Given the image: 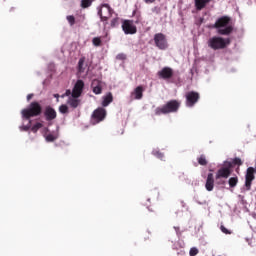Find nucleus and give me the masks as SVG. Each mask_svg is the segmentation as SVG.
Masks as SVG:
<instances>
[{
  "mask_svg": "<svg viewBox=\"0 0 256 256\" xmlns=\"http://www.w3.org/2000/svg\"><path fill=\"white\" fill-rule=\"evenodd\" d=\"M45 138L47 142H55L58 139V134H47Z\"/></svg>",
  "mask_w": 256,
  "mask_h": 256,
  "instance_id": "393cba45",
  "label": "nucleus"
},
{
  "mask_svg": "<svg viewBox=\"0 0 256 256\" xmlns=\"http://www.w3.org/2000/svg\"><path fill=\"white\" fill-rule=\"evenodd\" d=\"M255 168L249 167L246 169V174H245V188L246 191H251L252 189V183L255 180Z\"/></svg>",
  "mask_w": 256,
  "mask_h": 256,
  "instance_id": "6e6552de",
  "label": "nucleus"
},
{
  "mask_svg": "<svg viewBox=\"0 0 256 256\" xmlns=\"http://www.w3.org/2000/svg\"><path fill=\"white\" fill-rule=\"evenodd\" d=\"M59 113L61 114H68L69 113V107L67 104H61L59 106Z\"/></svg>",
  "mask_w": 256,
  "mask_h": 256,
  "instance_id": "b1692460",
  "label": "nucleus"
},
{
  "mask_svg": "<svg viewBox=\"0 0 256 256\" xmlns=\"http://www.w3.org/2000/svg\"><path fill=\"white\" fill-rule=\"evenodd\" d=\"M233 165L242 166L243 162H242L241 158H234Z\"/></svg>",
  "mask_w": 256,
  "mask_h": 256,
  "instance_id": "473e14b6",
  "label": "nucleus"
},
{
  "mask_svg": "<svg viewBox=\"0 0 256 256\" xmlns=\"http://www.w3.org/2000/svg\"><path fill=\"white\" fill-rule=\"evenodd\" d=\"M67 104L73 109H76L80 105V100L78 98L69 97V99H67Z\"/></svg>",
  "mask_w": 256,
  "mask_h": 256,
  "instance_id": "6ab92c4d",
  "label": "nucleus"
},
{
  "mask_svg": "<svg viewBox=\"0 0 256 256\" xmlns=\"http://www.w3.org/2000/svg\"><path fill=\"white\" fill-rule=\"evenodd\" d=\"M232 167L233 166L231 162L225 161L224 165H222V167L219 168L218 171H216L215 179H219V178L228 179L231 176Z\"/></svg>",
  "mask_w": 256,
  "mask_h": 256,
  "instance_id": "39448f33",
  "label": "nucleus"
},
{
  "mask_svg": "<svg viewBox=\"0 0 256 256\" xmlns=\"http://www.w3.org/2000/svg\"><path fill=\"white\" fill-rule=\"evenodd\" d=\"M92 42H93V45L95 47H100L101 46V39H100V37L93 38Z\"/></svg>",
  "mask_w": 256,
  "mask_h": 256,
  "instance_id": "bb28decb",
  "label": "nucleus"
},
{
  "mask_svg": "<svg viewBox=\"0 0 256 256\" xmlns=\"http://www.w3.org/2000/svg\"><path fill=\"white\" fill-rule=\"evenodd\" d=\"M43 115L47 122H51L57 118V112L51 106L44 108Z\"/></svg>",
  "mask_w": 256,
  "mask_h": 256,
  "instance_id": "ddd939ff",
  "label": "nucleus"
},
{
  "mask_svg": "<svg viewBox=\"0 0 256 256\" xmlns=\"http://www.w3.org/2000/svg\"><path fill=\"white\" fill-rule=\"evenodd\" d=\"M93 1H94V0H82V1H81V7H82V9H88L89 7H91Z\"/></svg>",
  "mask_w": 256,
  "mask_h": 256,
  "instance_id": "4be33fe9",
  "label": "nucleus"
},
{
  "mask_svg": "<svg viewBox=\"0 0 256 256\" xmlns=\"http://www.w3.org/2000/svg\"><path fill=\"white\" fill-rule=\"evenodd\" d=\"M174 230H176L178 232L180 230V228L174 227Z\"/></svg>",
  "mask_w": 256,
  "mask_h": 256,
  "instance_id": "58836bf2",
  "label": "nucleus"
},
{
  "mask_svg": "<svg viewBox=\"0 0 256 256\" xmlns=\"http://www.w3.org/2000/svg\"><path fill=\"white\" fill-rule=\"evenodd\" d=\"M54 97L57 98V101H59V94H54Z\"/></svg>",
  "mask_w": 256,
  "mask_h": 256,
  "instance_id": "4c0bfd02",
  "label": "nucleus"
},
{
  "mask_svg": "<svg viewBox=\"0 0 256 256\" xmlns=\"http://www.w3.org/2000/svg\"><path fill=\"white\" fill-rule=\"evenodd\" d=\"M86 62V58L82 57L81 59H79L78 61V71L79 73H83L85 71V68L83 67L85 65Z\"/></svg>",
  "mask_w": 256,
  "mask_h": 256,
  "instance_id": "aec40b11",
  "label": "nucleus"
},
{
  "mask_svg": "<svg viewBox=\"0 0 256 256\" xmlns=\"http://www.w3.org/2000/svg\"><path fill=\"white\" fill-rule=\"evenodd\" d=\"M122 29L126 35H134L137 32L133 20H123Z\"/></svg>",
  "mask_w": 256,
  "mask_h": 256,
  "instance_id": "9d476101",
  "label": "nucleus"
},
{
  "mask_svg": "<svg viewBox=\"0 0 256 256\" xmlns=\"http://www.w3.org/2000/svg\"><path fill=\"white\" fill-rule=\"evenodd\" d=\"M143 92H145V88H143L142 85L137 86L136 89H134V92L131 93V96H134L135 100H141L143 97Z\"/></svg>",
  "mask_w": 256,
  "mask_h": 256,
  "instance_id": "dca6fc26",
  "label": "nucleus"
},
{
  "mask_svg": "<svg viewBox=\"0 0 256 256\" xmlns=\"http://www.w3.org/2000/svg\"><path fill=\"white\" fill-rule=\"evenodd\" d=\"M255 172H256V168H255Z\"/></svg>",
  "mask_w": 256,
  "mask_h": 256,
  "instance_id": "79ce46f5",
  "label": "nucleus"
},
{
  "mask_svg": "<svg viewBox=\"0 0 256 256\" xmlns=\"http://www.w3.org/2000/svg\"><path fill=\"white\" fill-rule=\"evenodd\" d=\"M238 184V178L237 177H231L230 179H228V185L231 188H235Z\"/></svg>",
  "mask_w": 256,
  "mask_h": 256,
  "instance_id": "5701e85b",
  "label": "nucleus"
},
{
  "mask_svg": "<svg viewBox=\"0 0 256 256\" xmlns=\"http://www.w3.org/2000/svg\"><path fill=\"white\" fill-rule=\"evenodd\" d=\"M64 96H67V97H70V98H73V91L71 92V90L70 89H67L66 90V92H65V94H64Z\"/></svg>",
  "mask_w": 256,
  "mask_h": 256,
  "instance_id": "f704fd0d",
  "label": "nucleus"
},
{
  "mask_svg": "<svg viewBox=\"0 0 256 256\" xmlns=\"http://www.w3.org/2000/svg\"><path fill=\"white\" fill-rule=\"evenodd\" d=\"M40 128H43V124L36 123L34 126L31 127V132L32 133H38Z\"/></svg>",
  "mask_w": 256,
  "mask_h": 256,
  "instance_id": "a878e982",
  "label": "nucleus"
},
{
  "mask_svg": "<svg viewBox=\"0 0 256 256\" xmlns=\"http://www.w3.org/2000/svg\"><path fill=\"white\" fill-rule=\"evenodd\" d=\"M197 162L200 166H207L208 164L207 158L204 154L197 158Z\"/></svg>",
  "mask_w": 256,
  "mask_h": 256,
  "instance_id": "412c9836",
  "label": "nucleus"
},
{
  "mask_svg": "<svg viewBox=\"0 0 256 256\" xmlns=\"http://www.w3.org/2000/svg\"><path fill=\"white\" fill-rule=\"evenodd\" d=\"M43 113V107L39 102H31L27 109L22 110V117L26 120L31 119L32 117H39Z\"/></svg>",
  "mask_w": 256,
  "mask_h": 256,
  "instance_id": "7ed1b4c3",
  "label": "nucleus"
},
{
  "mask_svg": "<svg viewBox=\"0 0 256 256\" xmlns=\"http://www.w3.org/2000/svg\"><path fill=\"white\" fill-rule=\"evenodd\" d=\"M30 128H31V126L24 125V126L20 127V130H22L24 132H28Z\"/></svg>",
  "mask_w": 256,
  "mask_h": 256,
  "instance_id": "c9c22d12",
  "label": "nucleus"
},
{
  "mask_svg": "<svg viewBox=\"0 0 256 256\" xmlns=\"http://www.w3.org/2000/svg\"><path fill=\"white\" fill-rule=\"evenodd\" d=\"M106 115V109L103 107L95 109L93 114H91V123H93V125H97L98 123L103 122L106 118Z\"/></svg>",
  "mask_w": 256,
  "mask_h": 256,
  "instance_id": "423d86ee",
  "label": "nucleus"
},
{
  "mask_svg": "<svg viewBox=\"0 0 256 256\" xmlns=\"http://www.w3.org/2000/svg\"><path fill=\"white\" fill-rule=\"evenodd\" d=\"M199 254V249L198 248H191L189 251V256H197Z\"/></svg>",
  "mask_w": 256,
  "mask_h": 256,
  "instance_id": "c85d7f7f",
  "label": "nucleus"
},
{
  "mask_svg": "<svg viewBox=\"0 0 256 256\" xmlns=\"http://www.w3.org/2000/svg\"><path fill=\"white\" fill-rule=\"evenodd\" d=\"M205 187H206L207 191H213V189H214V176H213V174L209 173L207 175V180H206Z\"/></svg>",
  "mask_w": 256,
  "mask_h": 256,
  "instance_id": "f3484780",
  "label": "nucleus"
},
{
  "mask_svg": "<svg viewBox=\"0 0 256 256\" xmlns=\"http://www.w3.org/2000/svg\"><path fill=\"white\" fill-rule=\"evenodd\" d=\"M216 181V185L218 186H224L226 184V181L224 180V178H215Z\"/></svg>",
  "mask_w": 256,
  "mask_h": 256,
  "instance_id": "cd10ccee",
  "label": "nucleus"
},
{
  "mask_svg": "<svg viewBox=\"0 0 256 256\" xmlns=\"http://www.w3.org/2000/svg\"><path fill=\"white\" fill-rule=\"evenodd\" d=\"M230 22L231 18L229 16H222L216 20L213 29H218L220 35L229 36L234 31V27L229 25Z\"/></svg>",
  "mask_w": 256,
  "mask_h": 256,
  "instance_id": "f257e3e1",
  "label": "nucleus"
},
{
  "mask_svg": "<svg viewBox=\"0 0 256 256\" xmlns=\"http://www.w3.org/2000/svg\"><path fill=\"white\" fill-rule=\"evenodd\" d=\"M158 77L164 80H169L173 77V70L170 67H164L158 72Z\"/></svg>",
  "mask_w": 256,
  "mask_h": 256,
  "instance_id": "2eb2a0df",
  "label": "nucleus"
},
{
  "mask_svg": "<svg viewBox=\"0 0 256 256\" xmlns=\"http://www.w3.org/2000/svg\"><path fill=\"white\" fill-rule=\"evenodd\" d=\"M220 230H221V232L224 233L225 235H231V234H232V232H231L228 228H225L224 225H221Z\"/></svg>",
  "mask_w": 256,
  "mask_h": 256,
  "instance_id": "c756f323",
  "label": "nucleus"
},
{
  "mask_svg": "<svg viewBox=\"0 0 256 256\" xmlns=\"http://www.w3.org/2000/svg\"><path fill=\"white\" fill-rule=\"evenodd\" d=\"M113 10L109 4L101 5L97 14L100 16L102 22H107L112 17Z\"/></svg>",
  "mask_w": 256,
  "mask_h": 256,
  "instance_id": "0eeeda50",
  "label": "nucleus"
},
{
  "mask_svg": "<svg viewBox=\"0 0 256 256\" xmlns=\"http://www.w3.org/2000/svg\"><path fill=\"white\" fill-rule=\"evenodd\" d=\"M117 25H118V18H114V19L111 21V27H112V28H115Z\"/></svg>",
  "mask_w": 256,
  "mask_h": 256,
  "instance_id": "72a5a7b5",
  "label": "nucleus"
},
{
  "mask_svg": "<svg viewBox=\"0 0 256 256\" xmlns=\"http://www.w3.org/2000/svg\"><path fill=\"white\" fill-rule=\"evenodd\" d=\"M66 19H67V22H69L71 26H74V24H75V17L73 15L67 16Z\"/></svg>",
  "mask_w": 256,
  "mask_h": 256,
  "instance_id": "7c9ffc66",
  "label": "nucleus"
},
{
  "mask_svg": "<svg viewBox=\"0 0 256 256\" xmlns=\"http://www.w3.org/2000/svg\"><path fill=\"white\" fill-rule=\"evenodd\" d=\"M200 99V94L195 91H190L186 94V107H194Z\"/></svg>",
  "mask_w": 256,
  "mask_h": 256,
  "instance_id": "9b49d317",
  "label": "nucleus"
},
{
  "mask_svg": "<svg viewBox=\"0 0 256 256\" xmlns=\"http://www.w3.org/2000/svg\"><path fill=\"white\" fill-rule=\"evenodd\" d=\"M91 89L95 95H100L103 93V82H101V80L94 79L91 81Z\"/></svg>",
  "mask_w": 256,
  "mask_h": 256,
  "instance_id": "4468645a",
  "label": "nucleus"
},
{
  "mask_svg": "<svg viewBox=\"0 0 256 256\" xmlns=\"http://www.w3.org/2000/svg\"><path fill=\"white\" fill-rule=\"evenodd\" d=\"M64 97H67V95H64V94H63V95H61V98H64Z\"/></svg>",
  "mask_w": 256,
  "mask_h": 256,
  "instance_id": "a19ab883",
  "label": "nucleus"
},
{
  "mask_svg": "<svg viewBox=\"0 0 256 256\" xmlns=\"http://www.w3.org/2000/svg\"><path fill=\"white\" fill-rule=\"evenodd\" d=\"M84 88H85V82H83V80H77L75 86H73V89H72V97L73 98L81 97Z\"/></svg>",
  "mask_w": 256,
  "mask_h": 256,
  "instance_id": "f8f14e48",
  "label": "nucleus"
},
{
  "mask_svg": "<svg viewBox=\"0 0 256 256\" xmlns=\"http://www.w3.org/2000/svg\"><path fill=\"white\" fill-rule=\"evenodd\" d=\"M230 43L231 40L229 38L224 39L220 36H213L207 41L208 47L213 49L214 51L225 49L230 45Z\"/></svg>",
  "mask_w": 256,
  "mask_h": 256,
  "instance_id": "20e7f679",
  "label": "nucleus"
},
{
  "mask_svg": "<svg viewBox=\"0 0 256 256\" xmlns=\"http://www.w3.org/2000/svg\"><path fill=\"white\" fill-rule=\"evenodd\" d=\"M113 102V95L111 92L103 96L102 107H108Z\"/></svg>",
  "mask_w": 256,
  "mask_h": 256,
  "instance_id": "a211bd4d",
  "label": "nucleus"
},
{
  "mask_svg": "<svg viewBox=\"0 0 256 256\" xmlns=\"http://www.w3.org/2000/svg\"><path fill=\"white\" fill-rule=\"evenodd\" d=\"M33 98V94H28V96H26V100L31 101V99Z\"/></svg>",
  "mask_w": 256,
  "mask_h": 256,
  "instance_id": "e433bc0d",
  "label": "nucleus"
},
{
  "mask_svg": "<svg viewBox=\"0 0 256 256\" xmlns=\"http://www.w3.org/2000/svg\"><path fill=\"white\" fill-rule=\"evenodd\" d=\"M154 43L156 48H159L162 51L166 50L168 47L166 36L163 33H156L154 35Z\"/></svg>",
  "mask_w": 256,
  "mask_h": 256,
  "instance_id": "1a4fd4ad",
  "label": "nucleus"
},
{
  "mask_svg": "<svg viewBox=\"0 0 256 256\" xmlns=\"http://www.w3.org/2000/svg\"><path fill=\"white\" fill-rule=\"evenodd\" d=\"M181 107V102L176 99L168 101L166 104L154 110L155 116L167 115L170 113H177Z\"/></svg>",
  "mask_w": 256,
  "mask_h": 256,
  "instance_id": "f03ea898",
  "label": "nucleus"
},
{
  "mask_svg": "<svg viewBox=\"0 0 256 256\" xmlns=\"http://www.w3.org/2000/svg\"><path fill=\"white\" fill-rule=\"evenodd\" d=\"M153 155L158 157L160 160H163V158H164V154L159 152L158 150H154Z\"/></svg>",
  "mask_w": 256,
  "mask_h": 256,
  "instance_id": "2f4dec72",
  "label": "nucleus"
},
{
  "mask_svg": "<svg viewBox=\"0 0 256 256\" xmlns=\"http://www.w3.org/2000/svg\"><path fill=\"white\" fill-rule=\"evenodd\" d=\"M135 23H136V24H139V23H140V19L136 20Z\"/></svg>",
  "mask_w": 256,
  "mask_h": 256,
  "instance_id": "ea45409f",
  "label": "nucleus"
}]
</instances>
